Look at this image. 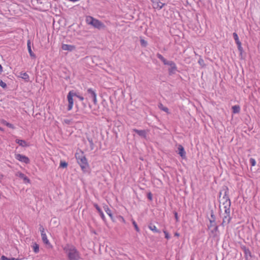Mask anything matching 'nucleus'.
<instances>
[{
    "instance_id": "nucleus-25",
    "label": "nucleus",
    "mask_w": 260,
    "mask_h": 260,
    "mask_svg": "<svg viewBox=\"0 0 260 260\" xmlns=\"http://www.w3.org/2000/svg\"><path fill=\"white\" fill-rule=\"evenodd\" d=\"M33 250L35 253H38L39 251V246L37 243H34L32 245Z\"/></svg>"
},
{
    "instance_id": "nucleus-31",
    "label": "nucleus",
    "mask_w": 260,
    "mask_h": 260,
    "mask_svg": "<svg viewBox=\"0 0 260 260\" xmlns=\"http://www.w3.org/2000/svg\"><path fill=\"white\" fill-rule=\"evenodd\" d=\"M141 45L144 47H145L147 45V42L145 41L143 39H141L140 40Z\"/></svg>"
},
{
    "instance_id": "nucleus-42",
    "label": "nucleus",
    "mask_w": 260,
    "mask_h": 260,
    "mask_svg": "<svg viewBox=\"0 0 260 260\" xmlns=\"http://www.w3.org/2000/svg\"><path fill=\"white\" fill-rule=\"evenodd\" d=\"M9 260H22V258H9Z\"/></svg>"
},
{
    "instance_id": "nucleus-28",
    "label": "nucleus",
    "mask_w": 260,
    "mask_h": 260,
    "mask_svg": "<svg viewBox=\"0 0 260 260\" xmlns=\"http://www.w3.org/2000/svg\"><path fill=\"white\" fill-rule=\"evenodd\" d=\"M198 63L200 64V66H201L202 67H204L205 64L204 63V60L200 58L199 60H198Z\"/></svg>"
},
{
    "instance_id": "nucleus-41",
    "label": "nucleus",
    "mask_w": 260,
    "mask_h": 260,
    "mask_svg": "<svg viewBox=\"0 0 260 260\" xmlns=\"http://www.w3.org/2000/svg\"><path fill=\"white\" fill-rule=\"evenodd\" d=\"M64 122L69 124L70 123V120H69V119H64Z\"/></svg>"
},
{
    "instance_id": "nucleus-32",
    "label": "nucleus",
    "mask_w": 260,
    "mask_h": 260,
    "mask_svg": "<svg viewBox=\"0 0 260 260\" xmlns=\"http://www.w3.org/2000/svg\"><path fill=\"white\" fill-rule=\"evenodd\" d=\"M0 86L3 88H5L7 86V84L0 79Z\"/></svg>"
},
{
    "instance_id": "nucleus-13",
    "label": "nucleus",
    "mask_w": 260,
    "mask_h": 260,
    "mask_svg": "<svg viewBox=\"0 0 260 260\" xmlns=\"http://www.w3.org/2000/svg\"><path fill=\"white\" fill-rule=\"evenodd\" d=\"M93 206L94 207L96 208V209L97 210L98 213H99V214L100 215L101 218H102V219L105 221V216L102 210V209L100 208V207L98 206V205L96 203H94L93 204Z\"/></svg>"
},
{
    "instance_id": "nucleus-7",
    "label": "nucleus",
    "mask_w": 260,
    "mask_h": 260,
    "mask_svg": "<svg viewBox=\"0 0 260 260\" xmlns=\"http://www.w3.org/2000/svg\"><path fill=\"white\" fill-rule=\"evenodd\" d=\"M15 158L20 161L24 162L26 164H29L30 161L29 158L27 157L20 154H16Z\"/></svg>"
},
{
    "instance_id": "nucleus-30",
    "label": "nucleus",
    "mask_w": 260,
    "mask_h": 260,
    "mask_svg": "<svg viewBox=\"0 0 260 260\" xmlns=\"http://www.w3.org/2000/svg\"><path fill=\"white\" fill-rule=\"evenodd\" d=\"M249 161L252 166H254L256 164V161L254 158H251L249 160Z\"/></svg>"
},
{
    "instance_id": "nucleus-37",
    "label": "nucleus",
    "mask_w": 260,
    "mask_h": 260,
    "mask_svg": "<svg viewBox=\"0 0 260 260\" xmlns=\"http://www.w3.org/2000/svg\"><path fill=\"white\" fill-rule=\"evenodd\" d=\"M40 232H41V235H42V234H45V230H44V228L43 227V226L40 225Z\"/></svg>"
},
{
    "instance_id": "nucleus-9",
    "label": "nucleus",
    "mask_w": 260,
    "mask_h": 260,
    "mask_svg": "<svg viewBox=\"0 0 260 260\" xmlns=\"http://www.w3.org/2000/svg\"><path fill=\"white\" fill-rule=\"evenodd\" d=\"M16 175L19 177L20 178L22 179L24 182V183H30V180L28 179V178L24 174L20 172H18Z\"/></svg>"
},
{
    "instance_id": "nucleus-8",
    "label": "nucleus",
    "mask_w": 260,
    "mask_h": 260,
    "mask_svg": "<svg viewBox=\"0 0 260 260\" xmlns=\"http://www.w3.org/2000/svg\"><path fill=\"white\" fill-rule=\"evenodd\" d=\"M225 199V202L226 203V205L224 207V213L223 214H230V205L231 201L228 198V197H223Z\"/></svg>"
},
{
    "instance_id": "nucleus-24",
    "label": "nucleus",
    "mask_w": 260,
    "mask_h": 260,
    "mask_svg": "<svg viewBox=\"0 0 260 260\" xmlns=\"http://www.w3.org/2000/svg\"><path fill=\"white\" fill-rule=\"evenodd\" d=\"M158 107L160 109H161V110L167 112V113H169V109L167 107H164L163 106V105L161 103H160L159 105H158Z\"/></svg>"
},
{
    "instance_id": "nucleus-1",
    "label": "nucleus",
    "mask_w": 260,
    "mask_h": 260,
    "mask_svg": "<svg viewBox=\"0 0 260 260\" xmlns=\"http://www.w3.org/2000/svg\"><path fill=\"white\" fill-rule=\"evenodd\" d=\"M68 260H79L80 255L76 247L71 244H67L62 247Z\"/></svg>"
},
{
    "instance_id": "nucleus-14",
    "label": "nucleus",
    "mask_w": 260,
    "mask_h": 260,
    "mask_svg": "<svg viewBox=\"0 0 260 260\" xmlns=\"http://www.w3.org/2000/svg\"><path fill=\"white\" fill-rule=\"evenodd\" d=\"M170 68L169 69V72L170 74H174L177 70V67L175 63L172 61V62L169 66Z\"/></svg>"
},
{
    "instance_id": "nucleus-10",
    "label": "nucleus",
    "mask_w": 260,
    "mask_h": 260,
    "mask_svg": "<svg viewBox=\"0 0 260 260\" xmlns=\"http://www.w3.org/2000/svg\"><path fill=\"white\" fill-rule=\"evenodd\" d=\"M61 48L63 50L72 51L75 49L76 47L74 45H71L62 44Z\"/></svg>"
},
{
    "instance_id": "nucleus-27",
    "label": "nucleus",
    "mask_w": 260,
    "mask_h": 260,
    "mask_svg": "<svg viewBox=\"0 0 260 260\" xmlns=\"http://www.w3.org/2000/svg\"><path fill=\"white\" fill-rule=\"evenodd\" d=\"M162 61L163 62L164 64L170 66V64L173 61L168 60L165 58L164 60H163Z\"/></svg>"
},
{
    "instance_id": "nucleus-43",
    "label": "nucleus",
    "mask_w": 260,
    "mask_h": 260,
    "mask_svg": "<svg viewBox=\"0 0 260 260\" xmlns=\"http://www.w3.org/2000/svg\"><path fill=\"white\" fill-rule=\"evenodd\" d=\"M88 141H89L90 145H93V143L92 140L91 139H88Z\"/></svg>"
},
{
    "instance_id": "nucleus-38",
    "label": "nucleus",
    "mask_w": 260,
    "mask_h": 260,
    "mask_svg": "<svg viewBox=\"0 0 260 260\" xmlns=\"http://www.w3.org/2000/svg\"><path fill=\"white\" fill-rule=\"evenodd\" d=\"M1 260H9V258L4 255H3L1 257Z\"/></svg>"
},
{
    "instance_id": "nucleus-3",
    "label": "nucleus",
    "mask_w": 260,
    "mask_h": 260,
    "mask_svg": "<svg viewBox=\"0 0 260 260\" xmlns=\"http://www.w3.org/2000/svg\"><path fill=\"white\" fill-rule=\"evenodd\" d=\"M211 217L212 219H210V224L208 225L209 234L211 236L215 237L218 235V228L215 223L214 215L212 214Z\"/></svg>"
},
{
    "instance_id": "nucleus-29",
    "label": "nucleus",
    "mask_w": 260,
    "mask_h": 260,
    "mask_svg": "<svg viewBox=\"0 0 260 260\" xmlns=\"http://www.w3.org/2000/svg\"><path fill=\"white\" fill-rule=\"evenodd\" d=\"M133 224L134 225V227H135V230L137 231V232H139V229L137 225V223L135 221L133 220Z\"/></svg>"
},
{
    "instance_id": "nucleus-46",
    "label": "nucleus",
    "mask_w": 260,
    "mask_h": 260,
    "mask_svg": "<svg viewBox=\"0 0 260 260\" xmlns=\"http://www.w3.org/2000/svg\"><path fill=\"white\" fill-rule=\"evenodd\" d=\"M175 235L176 236H179V234L178 233H176L175 234Z\"/></svg>"
},
{
    "instance_id": "nucleus-23",
    "label": "nucleus",
    "mask_w": 260,
    "mask_h": 260,
    "mask_svg": "<svg viewBox=\"0 0 260 260\" xmlns=\"http://www.w3.org/2000/svg\"><path fill=\"white\" fill-rule=\"evenodd\" d=\"M233 112L234 113H238L240 111V107L238 105H235L232 107Z\"/></svg>"
},
{
    "instance_id": "nucleus-5",
    "label": "nucleus",
    "mask_w": 260,
    "mask_h": 260,
    "mask_svg": "<svg viewBox=\"0 0 260 260\" xmlns=\"http://www.w3.org/2000/svg\"><path fill=\"white\" fill-rule=\"evenodd\" d=\"M75 95H76V93L73 91H70L67 95V99L69 102L68 110L69 111L71 110L73 108L74 104L73 97Z\"/></svg>"
},
{
    "instance_id": "nucleus-4",
    "label": "nucleus",
    "mask_w": 260,
    "mask_h": 260,
    "mask_svg": "<svg viewBox=\"0 0 260 260\" xmlns=\"http://www.w3.org/2000/svg\"><path fill=\"white\" fill-rule=\"evenodd\" d=\"M86 22L88 24L93 26L94 27L101 29L105 27V25L99 20L88 16L86 18Z\"/></svg>"
},
{
    "instance_id": "nucleus-21",
    "label": "nucleus",
    "mask_w": 260,
    "mask_h": 260,
    "mask_svg": "<svg viewBox=\"0 0 260 260\" xmlns=\"http://www.w3.org/2000/svg\"><path fill=\"white\" fill-rule=\"evenodd\" d=\"M15 141L21 146L26 147L27 146L26 142L24 140L16 139Z\"/></svg>"
},
{
    "instance_id": "nucleus-20",
    "label": "nucleus",
    "mask_w": 260,
    "mask_h": 260,
    "mask_svg": "<svg viewBox=\"0 0 260 260\" xmlns=\"http://www.w3.org/2000/svg\"><path fill=\"white\" fill-rule=\"evenodd\" d=\"M41 237H42V241L44 242V243L47 245H49L50 242L47 239L46 234H42L41 235Z\"/></svg>"
},
{
    "instance_id": "nucleus-15",
    "label": "nucleus",
    "mask_w": 260,
    "mask_h": 260,
    "mask_svg": "<svg viewBox=\"0 0 260 260\" xmlns=\"http://www.w3.org/2000/svg\"><path fill=\"white\" fill-rule=\"evenodd\" d=\"M27 46L28 51V52H29V54L30 56L32 58H36V55L33 53V52L31 50V42H30V40H28L27 41Z\"/></svg>"
},
{
    "instance_id": "nucleus-6",
    "label": "nucleus",
    "mask_w": 260,
    "mask_h": 260,
    "mask_svg": "<svg viewBox=\"0 0 260 260\" xmlns=\"http://www.w3.org/2000/svg\"><path fill=\"white\" fill-rule=\"evenodd\" d=\"M86 95L90 99L92 100V101L94 104L97 103L96 94L95 91L91 88H88L87 90Z\"/></svg>"
},
{
    "instance_id": "nucleus-11",
    "label": "nucleus",
    "mask_w": 260,
    "mask_h": 260,
    "mask_svg": "<svg viewBox=\"0 0 260 260\" xmlns=\"http://www.w3.org/2000/svg\"><path fill=\"white\" fill-rule=\"evenodd\" d=\"M231 219L230 214H223L222 224L223 225L228 224L230 222Z\"/></svg>"
},
{
    "instance_id": "nucleus-33",
    "label": "nucleus",
    "mask_w": 260,
    "mask_h": 260,
    "mask_svg": "<svg viewBox=\"0 0 260 260\" xmlns=\"http://www.w3.org/2000/svg\"><path fill=\"white\" fill-rule=\"evenodd\" d=\"M4 123L7 126H8L9 127L14 128L13 125L12 124L8 123V122H6V121H4Z\"/></svg>"
},
{
    "instance_id": "nucleus-45",
    "label": "nucleus",
    "mask_w": 260,
    "mask_h": 260,
    "mask_svg": "<svg viewBox=\"0 0 260 260\" xmlns=\"http://www.w3.org/2000/svg\"><path fill=\"white\" fill-rule=\"evenodd\" d=\"M3 72V68L2 66L0 64V74Z\"/></svg>"
},
{
    "instance_id": "nucleus-17",
    "label": "nucleus",
    "mask_w": 260,
    "mask_h": 260,
    "mask_svg": "<svg viewBox=\"0 0 260 260\" xmlns=\"http://www.w3.org/2000/svg\"><path fill=\"white\" fill-rule=\"evenodd\" d=\"M133 131L140 136L144 138L146 137V132L144 130H138L137 129H134Z\"/></svg>"
},
{
    "instance_id": "nucleus-12",
    "label": "nucleus",
    "mask_w": 260,
    "mask_h": 260,
    "mask_svg": "<svg viewBox=\"0 0 260 260\" xmlns=\"http://www.w3.org/2000/svg\"><path fill=\"white\" fill-rule=\"evenodd\" d=\"M178 154L182 157L185 158V154L186 152L184 150V149L183 147L179 145L178 147Z\"/></svg>"
},
{
    "instance_id": "nucleus-40",
    "label": "nucleus",
    "mask_w": 260,
    "mask_h": 260,
    "mask_svg": "<svg viewBox=\"0 0 260 260\" xmlns=\"http://www.w3.org/2000/svg\"><path fill=\"white\" fill-rule=\"evenodd\" d=\"M164 4L161 3H159L158 4V7H159V9H161L162 8V7L164 6Z\"/></svg>"
},
{
    "instance_id": "nucleus-22",
    "label": "nucleus",
    "mask_w": 260,
    "mask_h": 260,
    "mask_svg": "<svg viewBox=\"0 0 260 260\" xmlns=\"http://www.w3.org/2000/svg\"><path fill=\"white\" fill-rule=\"evenodd\" d=\"M104 209L106 212V213L110 217V218L112 219H113V215L111 212V210L108 208V207L107 205H105L104 206Z\"/></svg>"
},
{
    "instance_id": "nucleus-16",
    "label": "nucleus",
    "mask_w": 260,
    "mask_h": 260,
    "mask_svg": "<svg viewBox=\"0 0 260 260\" xmlns=\"http://www.w3.org/2000/svg\"><path fill=\"white\" fill-rule=\"evenodd\" d=\"M233 37H234V39L236 44L238 45V49L239 50H241V48H242V47H241V42L239 41L238 35L236 32H234L233 33Z\"/></svg>"
},
{
    "instance_id": "nucleus-47",
    "label": "nucleus",
    "mask_w": 260,
    "mask_h": 260,
    "mask_svg": "<svg viewBox=\"0 0 260 260\" xmlns=\"http://www.w3.org/2000/svg\"><path fill=\"white\" fill-rule=\"evenodd\" d=\"M0 131H3V128L0 127Z\"/></svg>"
},
{
    "instance_id": "nucleus-44",
    "label": "nucleus",
    "mask_w": 260,
    "mask_h": 260,
    "mask_svg": "<svg viewBox=\"0 0 260 260\" xmlns=\"http://www.w3.org/2000/svg\"><path fill=\"white\" fill-rule=\"evenodd\" d=\"M148 197L150 200H152L151 194L150 193L148 194Z\"/></svg>"
},
{
    "instance_id": "nucleus-36",
    "label": "nucleus",
    "mask_w": 260,
    "mask_h": 260,
    "mask_svg": "<svg viewBox=\"0 0 260 260\" xmlns=\"http://www.w3.org/2000/svg\"><path fill=\"white\" fill-rule=\"evenodd\" d=\"M74 96L78 98L81 101H82L84 100V98L82 96L78 95L77 93H76V95H75Z\"/></svg>"
},
{
    "instance_id": "nucleus-26",
    "label": "nucleus",
    "mask_w": 260,
    "mask_h": 260,
    "mask_svg": "<svg viewBox=\"0 0 260 260\" xmlns=\"http://www.w3.org/2000/svg\"><path fill=\"white\" fill-rule=\"evenodd\" d=\"M68 166V164L65 161H61L60 162V167L64 168Z\"/></svg>"
},
{
    "instance_id": "nucleus-2",
    "label": "nucleus",
    "mask_w": 260,
    "mask_h": 260,
    "mask_svg": "<svg viewBox=\"0 0 260 260\" xmlns=\"http://www.w3.org/2000/svg\"><path fill=\"white\" fill-rule=\"evenodd\" d=\"M75 157L82 170L84 172L86 171L88 167V164L87 159L83 153L82 152L81 153H76Z\"/></svg>"
},
{
    "instance_id": "nucleus-19",
    "label": "nucleus",
    "mask_w": 260,
    "mask_h": 260,
    "mask_svg": "<svg viewBox=\"0 0 260 260\" xmlns=\"http://www.w3.org/2000/svg\"><path fill=\"white\" fill-rule=\"evenodd\" d=\"M148 228L149 229L153 231V232L154 233H160V231H159L158 230H157V229L156 228V227L155 226V225H154V224H152V223H150L149 225H148Z\"/></svg>"
},
{
    "instance_id": "nucleus-35",
    "label": "nucleus",
    "mask_w": 260,
    "mask_h": 260,
    "mask_svg": "<svg viewBox=\"0 0 260 260\" xmlns=\"http://www.w3.org/2000/svg\"><path fill=\"white\" fill-rule=\"evenodd\" d=\"M164 234H165V238H166V239H170V235H169V233H168L167 231H164Z\"/></svg>"
},
{
    "instance_id": "nucleus-34",
    "label": "nucleus",
    "mask_w": 260,
    "mask_h": 260,
    "mask_svg": "<svg viewBox=\"0 0 260 260\" xmlns=\"http://www.w3.org/2000/svg\"><path fill=\"white\" fill-rule=\"evenodd\" d=\"M156 56L161 61H162L165 59V58L162 56V55H161L159 53H157Z\"/></svg>"
},
{
    "instance_id": "nucleus-18",
    "label": "nucleus",
    "mask_w": 260,
    "mask_h": 260,
    "mask_svg": "<svg viewBox=\"0 0 260 260\" xmlns=\"http://www.w3.org/2000/svg\"><path fill=\"white\" fill-rule=\"evenodd\" d=\"M19 77L23 79L26 81H29V76L26 73L22 72H20Z\"/></svg>"
},
{
    "instance_id": "nucleus-39",
    "label": "nucleus",
    "mask_w": 260,
    "mask_h": 260,
    "mask_svg": "<svg viewBox=\"0 0 260 260\" xmlns=\"http://www.w3.org/2000/svg\"><path fill=\"white\" fill-rule=\"evenodd\" d=\"M174 215H175V217L176 221H178V214L176 212H175L174 213Z\"/></svg>"
}]
</instances>
